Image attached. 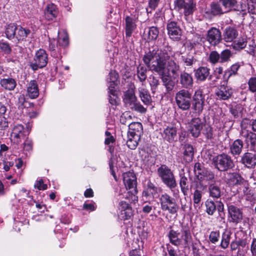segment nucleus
I'll return each instance as SVG.
<instances>
[{"label":"nucleus","mask_w":256,"mask_h":256,"mask_svg":"<svg viewBox=\"0 0 256 256\" xmlns=\"http://www.w3.org/2000/svg\"><path fill=\"white\" fill-rule=\"evenodd\" d=\"M220 2L222 3L225 12L234 8L236 4V0H220Z\"/></svg>","instance_id":"obj_45"},{"label":"nucleus","mask_w":256,"mask_h":256,"mask_svg":"<svg viewBox=\"0 0 256 256\" xmlns=\"http://www.w3.org/2000/svg\"><path fill=\"white\" fill-rule=\"evenodd\" d=\"M180 83L185 90L190 89L193 86L194 80L192 76L185 72L180 74Z\"/></svg>","instance_id":"obj_21"},{"label":"nucleus","mask_w":256,"mask_h":256,"mask_svg":"<svg viewBox=\"0 0 256 256\" xmlns=\"http://www.w3.org/2000/svg\"><path fill=\"white\" fill-rule=\"evenodd\" d=\"M138 92L139 96L144 104L146 105L150 104L152 102V98L148 91L144 88H140Z\"/></svg>","instance_id":"obj_36"},{"label":"nucleus","mask_w":256,"mask_h":256,"mask_svg":"<svg viewBox=\"0 0 256 256\" xmlns=\"http://www.w3.org/2000/svg\"><path fill=\"white\" fill-rule=\"evenodd\" d=\"M220 54V63H224L230 60L232 56V52L230 50L226 49L222 50Z\"/></svg>","instance_id":"obj_49"},{"label":"nucleus","mask_w":256,"mask_h":256,"mask_svg":"<svg viewBox=\"0 0 256 256\" xmlns=\"http://www.w3.org/2000/svg\"><path fill=\"white\" fill-rule=\"evenodd\" d=\"M240 162L248 168H254L256 166V156L254 153L246 152L241 156Z\"/></svg>","instance_id":"obj_19"},{"label":"nucleus","mask_w":256,"mask_h":256,"mask_svg":"<svg viewBox=\"0 0 256 256\" xmlns=\"http://www.w3.org/2000/svg\"><path fill=\"white\" fill-rule=\"evenodd\" d=\"M204 102V98L202 90H197L195 91L192 99V108L194 110V112L200 114L203 110Z\"/></svg>","instance_id":"obj_12"},{"label":"nucleus","mask_w":256,"mask_h":256,"mask_svg":"<svg viewBox=\"0 0 256 256\" xmlns=\"http://www.w3.org/2000/svg\"><path fill=\"white\" fill-rule=\"evenodd\" d=\"M244 144L240 139L234 140L230 145V152L233 156L236 157L240 156L244 148Z\"/></svg>","instance_id":"obj_23"},{"label":"nucleus","mask_w":256,"mask_h":256,"mask_svg":"<svg viewBox=\"0 0 256 256\" xmlns=\"http://www.w3.org/2000/svg\"><path fill=\"white\" fill-rule=\"evenodd\" d=\"M234 10L239 11L240 14L244 16L247 12V7L245 4H240V6H238L236 8H234Z\"/></svg>","instance_id":"obj_61"},{"label":"nucleus","mask_w":256,"mask_h":256,"mask_svg":"<svg viewBox=\"0 0 256 256\" xmlns=\"http://www.w3.org/2000/svg\"><path fill=\"white\" fill-rule=\"evenodd\" d=\"M118 78V74L115 70H110L109 73V82H116Z\"/></svg>","instance_id":"obj_64"},{"label":"nucleus","mask_w":256,"mask_h":256,"mask_svg":"<svg viewBox=\"0 0 256 256\" xmlns=\"http://www.w3.org/2000/svg\"><path fill=\"white\" fill-rule=\"evenodd\" d=\"M34 187L39 190H45L47 188V185L44 184V181L42 179H40L36 181V184H34Z\"/></svg>","instance_id":"obj_63"},{"label":"nucleus","mask_w":256,"mask_h":256,"mask_svg":"<svg viewBox=\"0 0 256 256\" xmlns=\"http://www.w3.org/2000/svg\"><path fill=\"white\" fill-rule=\"evenodd\" d=\"M206 213L212 216L216 210V206L215 202L212 200H207L205 202Z\"/></svg>","instance_id":"obj_46"},{"label":"nucleus","mask_w":256,"mask_h":256,"mask_svg":"<svg viewBox=\"0 0 256 256\" xmlns=\"http://www.w3.org/2000/svg\"><path fill=\"white\" fill-rule=\"evenodd\" d=\"M143 133V128L140 122H130L128 126V137L136 138L140 140V136Z\"/></svg>","instance_id":"obj_16"},{"label":"nucleus","mask_w":256,"mask_h":256,"mask_svg":"<svg viewBox=\"0 0 256 256\" xmlns=\"http://www.w3.org/2000/svg\"><path fill=\"white\" fill-rule=\"evenodd\" d=\"M202 128L203 122L199 118H192L188 124V130L192 136L194 138L200 136Z\"/></svg>","instance_id":"obj_15"},{"label":"nucleus","mask_w":256,"mask_h":256,"mask_svg":"<svg viewBox=\"0 0 256 256\" xmlns=\"http://www.w3.org/2000/svg\"><path fill=\"white\" fill-rule=\"evenodd\" d=\"M131 116L128 114H124L120 118V122L123 124H128L130 123Z\"/></svg>","instance_id":"obj_59"},{"label":"nucleus","mask_w":256,"mask_h":256,"mask_svg":"<svg viewBox=\"0 0 256 256\" xmlns=\"http://www.w3.org/2000/svg\"><path fill=\"white\" fill-rule=\"evenodd\" d=\"M17 28L18 26L14 23L7 24L5 26L4 30V34L6 38L10 40L14 38Z\"/></svg>","instance_id":"obj_31"},{"label":"nucleus","mask_w":256,"mask_h":256,"mask_svg":"<svg viewBox=\"0 0 256 256\" xmlns=\"http://www.w3.org/2000/svg\"><path fill=\"white\" fill-rule=\"evenodd\" d=\"M208 60L214 64L220 62V54L216 51H212L210 54Z\"/></svg>","instance_id":"obj_52"},{"label":"nucleus","mask_w":256,"mask_h":256,"mask_svg":"<svg viewBox=\"0 0 256 256\" xmlns=\"http://www.w3.org/2000/svg\"><path fill=\"white\" fill-rule=\"evenodd\" d=\"M124 102L126 107L132 110L140 113H145L146 111V109L138 101L132 90H128L124 92Z\"/></svg>","instance_id":"obj_6"},{"label":"nucleus","mask_w":256,"mask_h":256,"mask_svg":"<svg viewBox=\"0 0 256 256\" xmlns=\"http://www.w3.org/2000/svg\"><path fill=\"white\" fill-rule=\"evenodd\" d=\"M208 192L210 196L213 198H218L221 196L220 188L215 184H211L209 186Z\"/></svg>","instance_id":"obj_41"},{"label":"nucleus","mask_w":256,"mask_h":256,"mask_svg":"<svg viewBox=\"0 0 256 256\" xmlns=\"http://www.w3.org/2000/svg\"><path fill=\"white\" fill-rule=\"evenodd\" d=\"M206 40L212 45L216 46L222 40L220 32L216 28H212L208 32Z\"/></svg>","instance_id":"obj_18"},{"label":"nucleus","mask_w":256,"mask_h":256,"mask_svg":"<svg viewBox=\"0 0 256 256\" xmlns=\"http://www.w3.org/2000/svg\"><path fill=\"white\" fill-rule=\"evenodd\" d=\"M228 206L230 222L235 224L240 222L243 218L242 210L232 204Z\"/></svg>","instance_id":"obj_14"},{"label":"nucleus","mask_w":256,"mask_h":256,"mask_svg":"<svg viewBox=\"0 0 256 256\" xmlns=\"http://www.w3.org/2000/svg\"><path fill=\"white\" fill-rule=\"evenodd\" d=\"M58 43L62 46H66L68 45V38L66 32H64L63 34H59Z\"/></svg>","instance_id":"obj_50"},{"label":"nucleus","mask_w":256,"mask_h":256,"mask_svg":"<svg viewBox=\"0 0 256 256\" xmlns=\"http://www.w3.org/2000/svg\"><path fill=\"white\" fill-rule=\"evenodd\" d=\"M210 70L206 67H200L195 72V76L198 80L204 81L210 74Z\"/></svg>","instance_id":"obj_33"},{"label":"nucleus","mask_w":256,"mask_h":256,"mask_svg":"<svg viewBox=\"0 0 256 256\" xmlns=\"http://www.w3.org/2000/svg\"><path fill=\"white\" fill-rule=\"evenodd\" d=\"M30 33V30L18 26L15 38L18 41L24 40Z\"/></svg>","instance_id":"obj_37"},{"label":"nucleus","mask_w":256,"mask_h":256,"mask_svg":"<svg viewBox=\"0 0 256 256\" xmlns=\"http://www.w3.org/2000/svg\"><path fill=\"white\" fill-rule=\"evenodd\" d=\"M222 4L219 2H213L210 4V12L213 15H219L225 13Z\"/></svg>","instance_id":"obj_38"},{"label":"nucleus","mask_w":256,"mask_h":256,"mask_svg":"<svg viewBox=\"0 0 256 256\" xmlns=\"http://www.w3.org/2000/svg\"><path fill=\"white\" fill-rule=\"evenodd\" d=\"M136 28V24L134 22L133 19L130 17L126 16V34L128 37H130L133 31Z\"/></svg>","instance_id":"obj_35"},{"label":"nucleus","mask_w":256,"mask_h":256,"mask_svg":"<svg viewBox=\"0 0 256 256\" xmlns=\"http://www.w3.org/2000/svg\"><path fill=\"white\" fill-rule=\"evenodd\" d=\"M246 1L248 12L256 14V0H246Z\"/></svg>","instance_id":"obj_55"},{"label":"nucleus","mask_w":256,"mask_h":256,"mask_svg":"<svg viewBox=\"0 0 256 256\" xmlns=\"http://www.w3.org/2000/svg\"><path fill=\"white\" fill-rule=\"evenodd\" d=\"M232 232L230 230L226 229L222 236V240L220 244V246L223 249H226L230 244V242L231 238Z\"/></svg>","instance_id":"obj_32"},{"label":"nucleus","mask_w":256,"mask_h":256,"mask_svg":"<svg viewBox=\"0 0 256 256\" xmlns=\"http://www.w3.org/2000/svg\"><path fill=\"white\" fill-rule=\"evenodd\" d=\"M220 237L219 230L212 231L208 236L210 241L213 244L217 243Z\"/></svg>","instance_id":"obj_54"},{"label":"nucleus","mask_w":256,"mask_h":256,"mask_svg":"<svg viewBox=\"0 0 256 256\" xmlns=\"http://www.w3.org/2000/svg\"><path fill=\"white\" fill-rule=\"evenodd\" d=\"M238 34L236 28L228 26L224 30L223 33V39L226 42H234Z\"/></svg>","instance_id":"obj_24"},{"label":"nucleus","mask_w":256,"mask_h":256,"mask_svg":"<svg viewBox=\"0 0 256 256\" xmlns=\"http://www.w3.org/2000/svg\"><path fill=\"white\" fill-rule=\"evenodd\" d=\"M249 88L252 92L256 91V78H250L248 81Z\"/></svg>","instance_id":"obj_62"},{"label":"nucleus","mask_w":256,"mask_h":256,"mask_svg":"<svg viewBox=\"0 0 256 256\" xmlns=\"http://www.w3.org/2000/svg\"><path fill=\"white\" fill-rule=\"evenodd\" d=\"M161 209L168 211L171 214L177 213L179 207L174 198L166 193L162 194L159 198Z\"/></svg>","instance_id":"obj_7"},{"label":"nucleus","mask_w":256,"mask_h":256,"mask_svg":"<svg viewBox=\"0 0 256 256\" xmlns=\"http://www.w3.org/2000/svg\"><path fill=\"white\" fill-rule=\"evenodd\" d=\"M174 9L182 12L185 16L192 14L196 10V4L194 0H174Z\"/></svg>","instance_id":"obj_9"},{"label":"nucleus","mask_w":256,"mask_h":256,"mask_svg":"<svg viewBox=\"0 0 256 256\" xmlns=\"http://www.w3.org/2000/svg\"><path fill=\"white\" fill-rule=\"evenodd\" d=\"M182 58L184 66H192L196 62L194 54L190 52L182 56Z\"/></svg>","instance_id":"obj_40"},{"label":"nucleus","mask_w":256,"mask_h":256,"mask_svg":"<svg viewBox=\"0 0 256 256\" xmlns=\"http://www.w3.org/2000/svg\"><path fill=\"white\" fill-rule=\"evenodd\" d=\"M182 238H183L184 244H188L191 241L192 236L189 228L186 226H182L181 230Z\"/></svg>","instance_id":"obj_43"},{"label":"nucleus","mask_w":256,"mask_h":256,"mask_svg":"<svg viewBox=\"0 0 256 256\" xmlns=\"http://www.w3.org/2000/svg\"><path fill=\"white\" fill-rule=\"evenodd\" d=\"M149 79L150 84L152 89L156 88L157 87V86L159 84L158 79L153 75L150 76L149 77Z\"/></svg>","instance_id":"obj_60"},{"label":"nucleus","mask_w":256,"mask_h":256,"mask_svg":"<svg viewBox=\"0 0 256 256\" xmlns=\"http://www.w3.org/2000/svg\"><path fill=\"white\" fill-rule=\"evenodd\" d=\"M12 140L14 143L18 144L25 138L24 126L22 124L16 125L11 134Z\"/></svg>","instance_id":"obj_20"},{"label":"nucleus","mask_w":256,"mask_h":256,"mask_svg":"<svg viewBox=\"0 0 256 256\" xmlns=\"http://www.w3.org/2000/svg\"><path fill=\"white\" fill-rule=\"evenodd\" d=\"M157 174L162 182L169 188L172 189L176 186L174 174L166 165H161L157 170Z\"/></svg>","instance_id":"obj_3"},{"label":"nucleus","mask_w":256,"mask_h":256,"mask_svg":"<svg viewBox=\"0 0 256 256\" xmlns=\"http://www.w3.org/2000/svg\"><path fill=\"white\" fill-rule=\"evenodd\" d=\"M184 154L186 160L188 162L192 160L194 154L192 146L189 144H184Z\"/></svg>","instance_id":"obj_42"},{"label":"nucleus","mask_w":256,"mask_h":256,"mask_svg":"<svg viewBox=\"0 0 256 256\" xmlns=\"http://www.w3.org/2000/svg\"><path fill=\"white\" fill-rule=\"evenodd\" d=\"M247 44L246 38H240L234 40L232 43V47L235 50H240L244 48Z\"/></svg>","instance_id":"obj_44"},{"label":"nucleus","mask_w":256,"mask_h":256,"mask_svg":"<svg viewBox=\"0 0 256 256\" xmlns=\"http://www.w3.org/2000/svg\"><path fill=\"white\" fill-rule=\"evenodd\" d=\"M175 100L177 106L180 109L187 110L190 106L192 94L188 90L182 89L176 93Z\"/></svg>","instance_id":"obj_8"},{"label":"nucleus","mask_w":256,"mask_h":256,"mask_svg":"<svg viewBox=\"0 0 256 256\" xmlns=\"http://www.w3.org/2000/svg\"><path fill=\"white\" fill-rule=\"evenodd\" d=\"M194 170L200 182L211 181L214 178V174L211 170L206 168L199 162L195 164Z\"/></svg>","instance_id":"obj_10"},{"label":"nucleus","mask_w":256,"mask_h":256,"mask_svg":"<svg viewBox=\"0 0 256 256\" xmlns=\"http://www.w3.org/2000/svg\"><path fill=\"white\" fill-rule=\"evenodd\" d=\"M146 68L141 65H139L137 68V75L140 80L141 82H144L146 78Z\"/></svg>","instance_id":"obj_47"},{"label":"nucleus","mask_w":256,"mask_h":256,"mask_svg":"<svg viewBox=\"0 0 256 256\" xmlns=\"http://www.w3.org/2000/svg\"><path fill=\"white\" fill-rule=\"evenodd\" d=\"M0 50L6 54H9L12 52V48L8 43L0 42Z\"/></svg>","instance_id":"obj_58"},{"label":"nucleus","mask_w":256,"mask_h":256,"mask_svg":"<svg viewBox=\"0 0 256 256\" xmlns=\"http://www.w3.org/2000/svg\"><path fill=\"white\" fill-rule=\"evenodd\" d=\"M234 92L233 89L230 86L222 84L219 86L216 92L218 98L222 100H227L231 98Z\"/></svg>","instance_id":"obj_17"},{"label":"nucleus","mask_w":256,"mask_h":256,"mask_svg":"<svg viewBox=\"0 0 256 256\" xmlns=\"http://www.w3.org/2000/svg\"><path fill=\"white\" fill-rule=\"evenodd\" d=\"M177 136L176 128L174 126H168L163 132V136L164 140L169 142H172L176 140Z\"/></svg>","instance_id":"obj_27"},{"label":"nucleus","mask_w":256,"mask_h":256,"mask_svg":"<svg viewBox=\"0 0 256 256\" xmlns=\"http://www.w3.org/2000/svg\"><path fill=\"white\" fill-rule=\"evenodd\" d=\"M245 142L250 150L256 152V134L252 132H246L244 135Z\"/></svg>","instance_id":"obj_28"},{"label":"nucleus","mask_w":256,"mask_h":256,"mask_svg":"<svg viewBox=\"0 0 256 256\" xmlns=\"http://www.w3.org/2000/svg\"><path fill=\"white\" fill-rule=\"evenodd\" d=\"M26 95L32 99L38 97L39 90L37 82L35 80H30L28 84Z\"/></svg>","instance_id":"obj_26"},{"label":"nucleus","mask_w":256,"mask_h":256,"mask_svg":"<svg viewBox=\"0 0 256 256\" xmlns=\"http://www.w3.org/2000/svg\"><path fill=\"white\" fill-rule=\"evenodd\" d=\"M0 84L2 87L6 90H13L16 86V82L14 79L8 78L1 79L0 80Z\"/></svg>","instance_id":"obj_29"},{"label":"nucleus","mask_w":256,"mask_h":256,"mask_svg":"<svg viewBox=\"0 0 256 256\" xmlns=\"http://www.w3.org/2000/svg\"><path fill=\"white\" fill-rule=\"evenodd\" d=\"M242 184L244 185L242 192L244 195L246 196L248 198H251L254 196V190L250 188L246 180H244V184Z\"/></svg>","instance_id":"obj_53"},{"label":"nucleus","mask_w":256,"mask_h":256,"mask_svg":"<svg viewBox=\"0 0 256 256\" xmlns=\"http://www.w3.org/2000/svg\"><path fill=\"white\" fill-rule=\"evenodd\" d=\"M168 55L166 50H152L146 53L142 58L149 70L161 76L164 85L172 80L164 74L166 60L168 58Z\"/></svg>","instance_id":"obj_1"},{"label":"nucleus","mask_w":256,"mask_h":256,"mask_svg":"<svg viewBox=\"0 0 256 256\" xmlns=\"http://www.w3.org/2000/svg\"><path fill=\"white\" fill-rule=\"evenodd\" d=\"M180 186L183 194L187 196L189 190V182L186 176H181L180 180Z\"/></svg>","instance_id":"obj_39"},{"label":"nucleus","mask_w":256,"mask_h":256,"mask_svg":"<svg viewBox=\"0 0 256 256\" xmlns=\"http://www.w3.org/2000/svg\"><path fill=\"white\" fill-rule=\"evenodd\" d=\"M153 50H166L168 55V58L166 60V68L168 74L174 79L178 78L180 72V66L170 56H173L172 48L169 46H164L163 48H154Z\"/></svg>","instance_id":"obj_5"},{"label":"nucleus","mask_w":256,"mask_h":256,"mask_svg":"<svg viewBox=\"0 0 256 256\" xmlns=\"http://www.w3.org/2000/svg\"><path fill=\"white\" fill-rule=\"evenodd\" d=\"M226 182L232 185H238L244 184V180L237 172H228L226 174Z\"/></svg>","instance_id":"obj_25"},{"label":"nucleus","mask_w":256,"mask_h":256,"mask_svg":"<svg viewBox=\"0 0 256 256\" xmlns=\"http://www.w3.org/2000/svg\"><path fill=\"white\" fill-rule=\"evenodd\" d=\"M123 182L126 190H128L126 196V198L130 203H136L138 201V196H136L137 182L135 174L130 172L124 173Z\"/></svg>","instance_id":"obj_2"},{"label":"nucleus","mask_w":256,"mask_h":256,"mask_svg":"<svg viewBox=\"0 0 256 256\" xmlns=\"http://www.w3.org/2000/svg\"><path fill=\"white\" fill-rule=\"evenodd\" d=\"M48 58L46 52L42 49H40L36 54L34 62L30 66L34 70H36L38 68L45 67L48 63Z\"/></svg>","instance_id":"obj_11"},{"label":"nucleus","mask_w":256,"mask_h":256,"mask_svg":"<svg viewBox=\"0 0 256 256\" xmlns=\"http://www.w3.org/2000/svg\"><path fill=\"white\" fill-rule=\"evenodd\" d=\"M128 139L126 142L127 146L132 150H134L138 144V141L140 140H136V138H132V137H128Z\"/></svg>","instance_id":"obj_56"},{"label":"nucleus","mask_w":256,"mask_h":256,"mask_svg":"<svg viewBox=\"0 0 256 256\" xmlns=\"http://www.w3.org/2000/svg\"><path fill=\"white\" fill-rule=\"evenodd\" d=\"M166 28L170 38L174 40L180 39L182 30L180 25L175 20H170L168 22Z\"/></svg>","instance_id":"obj_13"},{"label":"nucleus","mask_w":256,"mask_h":256,"mask_svg":"<svg viewBox=\"0 0 256 256\" xmlns=\"http://www.w3.org/2000/svg\"><path fill=\"white\" fill-rule=\"evenodd\" d=\"M203 133L208 139L211 140L213 138L212 128L210 125L204 126Z\"/></svg>","instance_id":"obj_57"},{"label":"nucleus","mask_w":256,"mask_h":256,"mask_svg":"<svg viewBox=\"0 0 256 256\" xmlns=\"http://www.w3.org/2000/svg\"><path fill=\"white\" fill-rule=\"evenodd\" d=\"M180 233L171 230L168 233V236L170 242L174 246H178L182 244V239L178 238Z\"/></svg>","instance_id":"obj_34"},{"label":"nucleus","mask_w":256,"mask_h":256,"mask_svg":"<svg viewBox=\"0 0 256 256\" xmlns=\"http://www.w3.org/2000/svg\"><path fill=\"white\" fill-rule=\"evenodd\" d=\"M147 187V191L144 192V194L145 196H148L150 194L153 195L157 192V187L150 180L148 182Z\"/></svg>","instance_id":"obj_51"},{"label":"nucleus","mask_w":256,"mask_h":256,"mask_svg":"<svg viewBox=\"0 0 256 256\" xmlns=\"http://www.w3.org/2000/svg\"><path fill=\"white\" fill-rule=\"evenodd\" d=\"M58 14L56 6L53 4L47 5L44 10V16L48 20H52L56 18Z\"/></svg>","instance_id":"obj_30"},{"label":"nucleus","mask_w":256,"mask_h":256,"mask_svg":"<svg viewBox=\"0 0 256 256\" xmlns=\"http://www.w3.org/2000/svg\"><path fill=\"white\" fill-rule=\"evenodd\" d=\"M212 164L220 172H226L234 167V164L230 156L222 154L212 158Z\"/></svg>","instance_id":"obj_4"},{"label":"nucleus","mask_w":256,"mask_h":256,"mask_svg":"<svg viewBox=\"0 0 256 256\" xmlns=\"http://www.w3.org/2000/svg\"><path fill=\"white\" fill-rule=\"evenodd\" d=\"M204 190V187L202 184V190H200V188L198 186H196L192 194L194 206L197 211L202 206L201 202Z\"/></svg>","instance_id":"obj_22"},{"label":"nucleus","mask_w":256,"mask_h":256,"mask_svg":"<svg viewBox=\"0 0 256 256\" xmlns=\"http://www.w3.org/2000/svg\"><path fill=\"white\" fill-rule=\"evenodd\" d=\"M159 31L156 27L152 26L149 28L148 31V40H154L156 39L158 36Z\"/></svg>","instance_id":"obj_48"}]
</instances>
